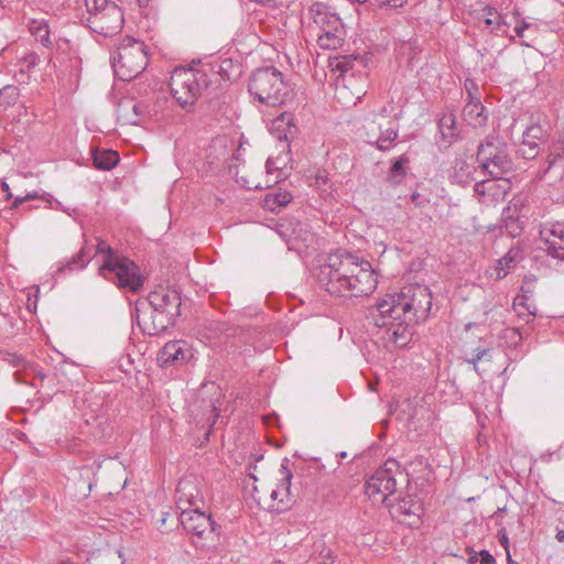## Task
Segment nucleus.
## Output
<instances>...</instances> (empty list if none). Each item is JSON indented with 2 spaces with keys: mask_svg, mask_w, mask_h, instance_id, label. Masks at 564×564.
Here are the masks:
<instances>
[{
  "mask_svg": "<svg viewBox=\"0 0 564 564\" xmlns=\"http://www.w3.org/2000/svg\"><path fill=\"white\" fill-rule=\"evenodd\" d=\"M529 26H530V24H529V23H527V22L522 21L520 24H517V25L514 26V33L517 34V36H519V37H523V36H524V31H525L527 29H529Z\"/></svg>",
  "mask_w": 564,
  "mask_h": 564,
  "instance_id": "4d7b16f0",
  "label": "nucleus"
},
{
  "mask_svg": "<svg viewBox=\"0 0 564 564\" xmlns=\"http://www.w3.org/2000/svg\"><path fill=\"white\" fill-rule=\"evenodd\" d=\"M357 61L356 56L352 55H343L339 57H336L334 62H332V65L334 68L341 74L347 73L348 70L352 69L354 63Z\"/></svg>",
  "mask_w": 564,
  "mask_h": 564,
  "instance_id": "4c0bfd02",
  "label": "nucleus"
},
{
  "mask_svg": "<svg viewBox=\"0 0 564 564\" xmlns=\"http://www.w3.org/2000/svg\"><path fill=\"white\" fill-rule=\"evenodd\" d=\"M236 175H237V183L247 189H262L264 187L270 186L269 183H265V185H262L260 182L250 181L248 177H246L243 175L239 176L238 173Z\"/></svg>",
  "mask_w": 564,
  "mask_h": 564,
  "instance_id": "37998d69",
  "label": "nucleus"
},
{
  "mask_svg": "<svg viewBox=\"0 0 564 564\" xmlns=\"http://www.w3.org/2000/svg\"><path fill=\"white\" fill-rule=\"evenodd\" d=\"M391 512L394 516H405L412 518L410 525L415 527L419 525L421 517L424 513V509L422 502L419 499L412 496H408L399 499L398 502L392 506Z\"/></svg>",
  "mask_w": 564,
  "mask_h": 564,
  "instance_id": "412c9836",
  "label": "nucleus"
},
{
  "mask_svg": "<svg viewBox=\"0 0 564 564\" xmlns=\"http://www.w3.org/2000/svg\"><path fill=\"white\" fill-rule=\"evenodd\" d=\"M308 11L315 24H324L325 20L335 14L329 12L328 8L322 2H314Z\"/></svg>",
  "mask_w": 564,
  "mask_h": 564,
  "instance_id": "c9c22d12",
  "label": "nucleus"
},
{
  "mask_svg": "<svg viewBox=\"0 0 564 564\" xmlns=\"http://www.w3.org/2000/svg\"><path fill=\"white\" fill-rule=\"evenodd\" d=\"M501 221L506 232L512 238L519 237L522 234L525 224L521 208L513 203L503 208Z\"/></svg>",
  "mask_w": 564,
  "mask_h": 564,
  "instance_id": "aec40b11",
  "label": "nucleus"
},
{
  "mask_svg": "<svg viewBox=\"0 0 564 564\" xmlns=\"http://www.w3.org/2000/svg\"><path fill=\"white\" fill-rule=\"evenodd\" d=\"M522 259L523 250L518 246L511 247L509 251L497 261V278L503 279L507 276L509 270L514 268Z\"/></svg>",
  "mask_w": 564,
  "mask_h": 564,
  "instance_id": "b1692460",
  "label": "nucleus"
},
{
  "mask_svg": "<svg viewBox=\"0 0 564 564\" xmlns=\"http://www.w3.org/2000/svg\"><path fill=\"white\" fill-rule=\"evenodd\" d=\"M149 65L147 45L134 37L126 36L118 46L115 72L122 80H131L142 74Z\"/></svg>",
  "mask_w": 564,
  "mask_h": 564,
  "instance_id": "9d476101",
  "label": "nucleus"
},
{
  "mask_svg": "<svg viewBox=\"0 0 564 564\" xmlns=\"http://www.w3.org/2000/svg\"><path fill=\"white\" fill-rule=\"evenodd\" d=\"M24 63L26 64V68L31 69L40 63V56L36 53L31 52L25 56Z\"/></svg>",
  "mask_w": 564,
  "mask_h": 564,
  "instance_id": "8fccbe9b",
  "label": "nucleus"
},
{
  "mask_svg": "<svg viewBox=\"0 0 564 564\" xmlns=\"http://www.w3.org/2000/svg\"><path fill=\"white\" fill-rule=\"evenodd\" d=\"M210 86V97H218L228 86L232 78L235 65L230 58L207 63L202 65Z\"/></svg>",
  "mask_w": 564,
  "mask_h": 564,
  "instance_id": "ddd939ff",
  "label": "nucleus"
},
{
  "mask_svg": "<svg viewBox=\"0 0 564 564\" xmlns=\"http://www.w3.org/2000/svg\"><path fill=\"white\" fill-rule=\"evenodd\" d=\"M1 188L6 193V200H10L13 197V195L10 192V186L6 181L1 182Z\"/></svg>",
  "mask_w": 564,
  "mask_h": 564,
  "instance_id": "680f3d73",
  "label": "nucleus"
},
{
  "mask_svg": "<svg viewBox=\"0 0 564 564\" xmlns=\"http://www.w3.org/2000/svg\"><path fill=\"white\" fill-rule=\"evenodd\" d=\"M293 196L290 192L283 191L270 193L264 198V207L273 213L291 203Z\"/></svg>",
  "mask_w": 564,
  "mask_h": 564,
  "instance_id": "2f4dec72",
  "label": "nucleus"
},
{
  "mask_svg": "<svg viewBox=\"0 0 564 564\" xmlns=\"http://www.w3.org/2000/svg\"><path fill=\"white\" fill-rule=\"evenodd\" d=\"M202 66L198 68H175L171 75L170 89L173 98L183 108L189 111L202 91L210 96V86Z\"/></svg>",
  "mask_w": 564,
  "mask_h": 564,
  "instance_id": "39448f33",
  "label": "nucleus"
},
{
  "mask_svg": "<svg viewBox=\"0 0 564 564\" xmlns=\"http://www.w3.org/2000/svg\"><path fill=\"white\" fill-rule=\"evenodd\" d=\"M488 117V111L480 99L468 100L463 108L464 120L474 128L486 126Z\"/></svg>",
  "mask_w": 564,
  "mask_h": 564,
  "instance_id": "4be33fe9",
  "label": "nucleus"
},
{
  "mask_svg": "<svg viewBox=\"0 0 564 564\" xmlns=\"http://www.w3.org/2000/svg\"><path fill=\"white\" fill-rule=\"evenodd\" d=\"M203 497L194 477H184L178 481L176 488V505L177 508L191 509V507L198 508L202 503Z\"/></svg>",
  "mask_w": 564,
  "mask_h": 564,
  "instance_id": "f3484780",
  "label": "nucleus"
},
{
  "mask_svg": "<svg viewBox=\"0 0 564 564\" xmlns=\"http://www.w3.org/2000/svg\"><path fill=\"white\" fill-rule=\"evenodd\" d=\"M36 197H37V194L35 192L28 193L26 195H24L25 202L30 200V199H33V198H36Z\"/></svg>",
  "mask_w": 564,
  "mask_h": 564,
  "instance_id": "774afa93",
  "label": "nucleus"
},
{
  "mask_svg": "<svg viewBox=\"0 0 564 564\" xmlns=\"http://www.w3.org/2000/svg\"><path fill=\"white\" fill-rule=\"evenodd\" d=\"M411 202L419 208L425 207L430 203V198L421 193L414 192L411 195Z\"/></svg>",
  "mask_w": 564,
  "mask_h": 564,
  "instance_id": "de8ad7c7",
  "label": "nucleus"
},
{
  "mask_svg": "<svg viewBox=\"0 0 564 564\" xmlns=\"http://www.w3.org/2000/svg\"><path fill=\"white\" fill-rule=\"evenodd\" d=\"M200 395L204 411L199 420L214 425L220 413L221 390L214 382L204 384L202 387Z\"/></svg>",
  "mask_w": 564,
  "mask_h": 564,
  "instance_id": "dca6fc26",
  "label": "nucleus"
},
{
  "mask_svg": "<svg viewBox=\"0 0 564 564\" xmlns=\"http://www.w3.org/2000/svg\"><path fill=\"white\" fill-rule=\"evenodd\" d=\"M525 132H527L528 138L534 139V140L539 141L540 143H542L544 141L545 131L539 124H533V126L528 127L525 129Z\"/></svg>",
  "mask_w": 564,
  "mask_h": 564,
  "instance_id": "c03bdc74",
  "label": "nucleus"
},
{
  "mask_svg": "<svg viewBox=\"0 0 564 564\" xmlns=\"http://www.w3.org/2000/svg\"><path fill=\"white\" fill-rule=\"evenodd\" d=\"M563 152H564V137L561 140H557V142L553 143L552 148L550 149V154L547 156V162H549L547 170L555 163L557 158H561Z\"/></svg>",
  "mask_w": 564,
  "mask_h": 564,
  "instance_id": "58836bf2",
  "label": "nucleus"
},
{
  "mask_svg": "<svg viewBox=\"0 0 564 564\" xmlns=\"http://www.w3.org/2000/svg\"><path fill=\"white\" fill-rule=\"evenodd\" d=\"M280 474L282 475L281 484H284V489L288 490V487H291V480L293 478V474L289 468V458H283Z\"/></svg>",
  "mask_w": 564,
  "mask_h": 564,
  "instance_id": "a19ab883",
  "label": "nucleus"
},
{
  "mask_svg": "<svg viewBox=\"0 0 564 564\" xmlns=\"http://www.w3.org/2000/svg\"><path fill=\"white\" fill-rule=\"evenodd\" d=\"M388 8L390 9H397L402 8L406 4V0H388Z\"/></svg>",
  "mask_w": 564,
  "mask_h": 564,
  "instance_id": "052dcab7",
  "label": "nucleus"
},
{
  "mask_svg": "<svg viewBox=\"0 0 564 564\" xmlns=\"http://www.w3.org/2000/svg\"><path fill=\"white\" fill-rule=\"evenodd\" d=\"M48 65L62 68L63 73L77 72L80 67L78 46L66 37H57L48 48Z\"/></svg>",
  "mask_w": 564,
  "mask_h": 564,
  "instance_id": "f8f14e48",
  "label": "nucleus"
},
{
  "mask_svg": "<svg viewBox=\"0 0 564 564\" xmlns=\"http://www.w3.org/2000/svg\"><path fill=\"white\" fill-rule=\"evenodd\" d=\"M319 554L322 557L330 560V563H334L335 556L333 554V551L329 547H326L325 545H323V549L321 550Z\"/></svg>",
  "mask_w": 564,
  "mask_h": 564,
  "instance_id": "bf43d9fd",
  "label": "nucleus"
},
{
  "mask_svg": "<svg viewBox=\"0 0 564 564\" xmlns=\"http://www.w3.org/2000/svg\"><path fill=\"white\" fill-rule=\"evenodd\" d=\"M19 97V89L15 86L8 85L0 89V98L7 100L8 105H12Z\"/></svg>",
  "mask_w": 564,
  "mask_h": 564,
  "instance_id": "ea45409f",
  "label": "nucleus"
},
{
  "mask_svg": "<svg viewBox=\"0 0 564 564\" xmlns=\"http://www.w3.org/2000/svg\"><path fill=\"white\" fill-rule=\"evenodd\" d=\"M270 133L280 141L293 139L297 132L292 112L284 111L275 117L269 127Z\"/></svg>",
  "mask_w": 564,
  "mask_h": 564,
  "instance_id": "6ab92c4d",
  "label": "nucleus"
},
{
  "mask_svg": "<svg viewBox=\"0 0 564 564\" xmlns=\"http://www.w3.org/2000/svg\"><path fill=\"white\" fill-rule=\"evenodd\" d=\"M432 305L427 285L409 284L380 299L369 308L367 321L378 328L386 347L403 348L412 339L415 325L429 318Z\"/></svg>",
  "mask_w": 564,
  "mask_h": 564,
  "instance_id": "f257e3e1",
  "label": "nucleus"
},
{
  "mask_svg": "<svg viewBox=\"0 0 564 564\" xmlns=\"http://www.w3.org/2000/svg\"><path fill=\"white\" fill-rule=\"evenodd\" d=\"M318 284L336 296H368L378 284V276L371 263L346 250L329 253L317 268Z\"/></svg>",
  "mask_w": 564,
  "mask_h": 564,
  "instance_id": "f03ea898",
  "label": "nucleus"
},
{
  "mask_svg": "<svg viewBox=\"0 0 564 564\" xmlns=\"http://www.w3.org/2000/svg\"><path fill=\"white\" fill-rule=\"evenodd\" d=\"M541 237L546 246V254L558 260L561 270L564 271V221L545 226L541 230Z\"/></svg>",
  "mask_w": 564,
  "mask_h": 564,
  "instance_id": "2eb2a0df",
  "label": "nucleus"
},
{
  "mask_svg": "<svg viewBox=\"0 0 564 564\" xmlns=\"http://www.w3.org/2000/svg\"><path fill=\"white\" fill-rule=\"evenodd\" d=\"M265 170H267V173L268 174H272L274 171H278L279 172V175L276 177L280 176V167H278L275 165V161L274 159L272 158H268L267 162H265Z\"/></svg>",
  "mask_w": 564,
  "mask_h": 564,
  "instance_id": "5fc2aeb1",
  "label": "nucleus"
},
{
  "mask_svg": "<svg viewBox=\"0 0 564 564\" xmlns=\"http://www.w3.org/2000/svg\"><path fill=\"white\" fill-rule=\"evenodd\" d=\"M97 252L105 253L106 258L104 261H109L113 258H120L121 256L117 253L106 241L99 240L97 243Z\"/></svg>",
  "mask_w": 564,
  "mask_h": 564,
  "instance_id": "79ce46f5",
  "label": "nucleus"
},
{
  "mask_svg": "<svg viewBox=\"0 0 564 564\" xmlns=\"http://www.w3.org/2000/svg\"><path fill=\"white\" fill-rule=\"evenodd\" d=\"M87 8V23L91 31L104 35L118 34L124 24L121 8L109 0H85Z\"/></svg>",
  "mask_w": 564,
  "mask_h": 564,
  "instance_id": "0eeeda50",
  "label": "nucleus"
},
{
  "mask_svg": "<svg viewBox=\"0 0 564 564\" xmlns=\"http://www.w3.org/2000/svg\"><path fill=\"white\" fill-rule=\"evenodd\" d=\"M99 274L120 290L132 293L140 292L145 281L140 267L124 256L104 261L99 267Z\"/></svg>",
  "mask_w": 564,
  "mask_h": 564,
  "instance_id": "1a4fd4ad",
  "label": "nucleus"
},
{
  "mask_svg": "<svg viewBox=\"0 0 564 564\" xmlns=\"http://www.w3.org/2000/svg\"><path fill=\"white\" fill-rule=\"evenodd\" d=\"M536 278L533 274L525 275L520 292L517 294L520 297H528L529 301H534Z\"/></svg>",
  "mask_w": 564,
  "mask_h": 564,
  "instance_id": "e433bc0d",
  "label": "nucleus"
},
{
  "mask_svg": "<svg viewBox=\"0 0 564 564\" xmlns=\"http://www.w3.org/2000/svg\"><path fill=\"white\" fill-rule=\"evenodd\" d=\"M477 162L486 173L497 180L513 170L507 143L497 134H489L479 143Z\"/></svg>",
  "mask_w": 564,
  "mask_h": 564,
  "instance_id": "6e6552de",
  "label": "nucleus"
},
{
  "mask_svg": "<svg viewBox=\"0 0 564 564\" xmlns=\"http://www.w3.org/2000/svg\"><path fill=\"white\" fill-rule=\"evenodd\" d=\"M29 31L35 37V41L39 42L46 50L53 47V42L51 40V31L48 28V23L44 19H33L29 22Z\"/></svg>",
  "mask_w": 564,
  "mask_h": 564,
  "instance_id": "a878e982",
  "label": "nucleus"
},
{
  "mask_svg": "<svg viewBox=\"0 0 564 564\" xmlns=\"http://www.w3.org/2000/svg\"><path fill=\"white\" fill-rule=\"evenodd\" d=\"M490 182L488 181H480V182H476L475 185H474V191L475 193L479 194V195H485L486 193V189H487V185L489 184Z\"/></svg>",
  "mask_w": 564,
  "mask_h": 564,
  "instance_id": "6e6d98bb",
  "label": "nucleus"
},
{
  "mask_svg": "<svg viewBox=\"0 0 564 564\" xmlns=\"http://www.w3.org/2000/svg\"><path fill=\"white\" fill-rule=\"evenodd\" d=\"M442 137L451 143L457 135L456 117L454 113H445L438 121Z\"/></svg>",
  "mask_w": 564,
  "mask_h": 564,
  "instance_id": "473e14b6",
  "label": "nucleus"
},
{
  "mask_svg": "<svg viewBox=\"0 0 564 564\" xmlns=\"http://www.w3.org/2000/svg\"><path fill=\"white\" fill-rule=\"evenodd\" d=\"M387 1L388 0H375L373 2H371V6H375L376 8H379V9H384V8H388Z\"/></svg>",
  "mask_w": 564,
  "mask_h": 564,
  "instance_id": "0e129e2a",
  "label": "nucleus"
},
{
  "mask_svg": "<svg viewBox=\"0 0 564 564\" xmlns=\"http://www.w3.org/2000/svg\"><path fill=\"white\" fill-rule=\"evenodd\" d=\"M555 538L558 542L563 543L564 542V530L558 529Z\"/></svg>",
  "mask_w": 564,
  "mask_h": 564,
  "instance_id": "338daca9",
  "label": "nucleus"
},
{
  "mask_svg": "<svg viewBox=\"0 0 564 564\" xmlns=\"http://www.w3.org/2000/svg\"><path fill=\"white\" fill-rule=\"evenodd\" d=\"M89 263V253L86 250V247H83L76 254H74L70 259L63 260L58 262L57 269L55 271V276H61L63 274L82 270Z\"/></svg>",
  "mask_w": 564,
  "mask_h": 564,
  "instance_id": "5701e85b",
  "label": "nucleus"
},
{
  "mask_svg": "<svg viewBox=\"0 0 564 564\" xmlns=\"http://www.w3.org/2000/svg\"><path fill=\"white\" fill-rule=\"evenodd\" d=\"M409 162L410 159L406 154L395 159L387 173V182L392 186L401 184L406 176V165Z\"/></svg>",
  "mask_w": 564,
  "mask_h": 564,
  "instance_id": "cd10ccee",
  "label": "nucleus"
},
{
  "mask_svg": "<svg viewBox=\"0 0 564 564\" xmlns=\"http://www.w3.org/2000/svg\"><path fill=\"white\" fill-rule=\"evenodd\" d=\"M513 310L517 316L527 324L531 323L538 313L534 301H529L528 297H520L518 295L513 299Z\"/></svg>",
  "mask_w": 564,
  "mask_h": 564,
  "instance_id": "c85d7f7f",
  "label": "nucleus"
},
{
  "mask_svg": "<svg viewBox=\"0 0 564 564\" xmlns=\"http://www.w3.org/2000/svg\"><path fill=\"white\" fill-rule=\"evenodd\" d=\"M491 351H492L491 348L479 345L473 350L470 357H467L465 359V361L467 364L473 365L474 370L476 372H478V370H479L478 362L481 360H488V361L491 360L492 359Z\"/></svg>",
  "mask_w": 564,
  "mask_h": 564,
  "instance_id": "72a5a7b5",
  "label": "nucleus"
},
{
  "mask_svg": "<svg viewBox=\"0 0 564 564\" xmlns=\"http://www.w3.org/2000/svg\"><path fill=\"white\" fill-rule=\"evenodd\" d=\"M25 202L24 196H15L12 202V208H17Z\"/></svg>",
  "mask_w": 564,
  "mask_h": 564,
  "instance_id": "e2e57ef3",
  "label": "nucleus"
},
{
  "mask_svg": "<svg viewBox=\"0 0 564 564\" xmlns=\"http://www.w3.org/2000/svg\"><path fill=\"white\" fill-rule=\"evenodd\" d=\"M178 520L196 547L209 550L218 544L220 525L210 514L200 512L198 508L182 509Z\"/></svg>",
  "mask_w": 564,
  "mask_h": 564,
  "instance_id": "423d86ee",
  "label": "nucleus"
},
{
  "mask_svg": "<svg viewBox=\"0 0 564 564\" xmlns=\"http://www.w3.org/2000/svg\"><path fill=\"white\" fill-rule=\"evenodd\" d=\"M498 540H499V543L500 545L506 550L507 554H509V538H508V534H507V530L505 527H501L499 530H498Z\"/></svg>",
  "mask_w": 564,
  "mask_h": 564,
  "instance_id": "09e8293b",
  "label": "nucleus"
},
{
  "mask_svg": "<svg viewBox=\"0 0 564 564\" xmlns=\"http://www.w3.org/2000/svg\"><path fill=\"white\" fill-rule=\"evenodd\" d=\"M9 357L7 358L8 362L11 364L13 367H20L23 366L25 360L22 355L17 354H9Z\"/></svg>",
  "mask_w": 564,
  "mask_h": 564,
  "instance_id": "3c124183",
  "label": "nucleus"
},
{
  "mask_svg": "<svg viewBox=\"0 0 564 564\" xmlns=\"http://www.w3.org/2000/svg\"><path fill=\"white\" fill-rule=\"evenodd\" d=\"M181 293L175 289L150 292L145 300H138L131 310L132 319L150 336L164 333L175 325L181 315Z\"/></svg>",
  "mask_w": 564,
  "mask_h": 564,
  "instance_id": "7ed1b4c3",
  "label": "nucleus"
},
{
  "mask_svg": "<svg viewBox=\"0 0 564 564\" xmlns=\"http://www.w3.org/2000/svg\"><path fill=\"white\" fill-rule=\"evenodd\" d=\"M131 108L134 112V116L139 118L143 113L145 106L142 102H134L131 105Z\"/></svg>",
  "mask_w": 564,
  "mask_h": 564,
  "instance_id": "13d9d810",
  "label": "nucleus"
},
{
  "mask_svg": "<svg viewBox=\"0 0 564 564\" xmlns=\"http://www.w3.org/2000/svg\"><path fill=\"white\" fill-rule=\"evenodd\" d=\"M400 465L394 459H388L383 467L378 468L366 481L365 492L369 498L381 497L384 502L389 496L397 492V476L409 482L408 475L399 470Z\"/></svg>",
  "mask_w": 564,
  "mask_h": 564,
  "instance_id": "9b49d317",
  "label": "nucleus"
},
{
  "mask_svg": "<svg viewBox=\"0 0 564 564\" xmlns=\"http://www.w3.org/2000/svg\"><path fill=\"white\" fill-rule=\"evenodd\" d=\"M481 17L485 18V24L491 30H498L501 24V17L497 9L490 4H486L480 10Z\"/></svg>",
  "mask_w": 564,
  "mask_h": 564,
  "instance_id": "f704fd0d",
  "label": "nucleus"
},
{
  "mask_svg": "<svg viewBox=\"0 0 564 564\" xmlns=\"http://www.w3.org/2000/svg\"><path fill=\"white\" fill-rule=\"evenodd\" d=\"M453 169V177L456 178L458 183H467L470 180H474V173L476 169L473 164H469L465 159L457 158L454 162Z\"/></svg>",
  "mask_w": 564,
  "mask_h": 564,
  "instance_id": "7c9ffc66",
  "label": "nucleus"
},
{
  "mask_svg": "<svg viewBox=\"0 0 564 564\" xmlns=\"http://www.w3.org/2000/svg\"><path fill=\"white\" fill-rule=\"evenodd\" d=\"M521 145L530 147V148L534 147L535 149H539L540 142L534 140V139L528 138L527 137V132L524 131L523 135H522V143H521Z\"/></svg>",
  "mask_w": 564,
  "mask_h": 564,
  "instance_id": "864d4df0",
  "label": "nucleus"
},
{
  "mask_svg": "<svg viewBox=\"0 0 564 564\" xmlns=\"http://www.w3.org/2000/svg\"><path fill=\"white\" fill-rule=\"evenodd\" d=\"M119 154L113 150L107 149L93 151V162L97 170L110 171L119 163Z\"/></svg>",
  "mask_w": 564,
  "mask_h": 564,
  "instance_id": "bb28decb",
  "label": "nucleus"
},
{
  "mask_svg": "<svg viewBox=\"0 0 564 564\" xmlns=\"http://www.w3.org/2000/svg\"><path fill=\"white\" fill-rule=\"evenodd\" d=\"M479 553L470 549V556L468 557V564H475L478 561Z\"/></svg>",
  "mask_w": 564,
  "mask_h": 564,
  "instance_id": "69168bd1",
  "label": "nucleus"
},
{
  "mask_svg": "<svg viewBox=\"0 0 564 564\" xmlns=\"http://www.w3.org/2000/svg\"><path fill=\"white\" fill-rule=\"evenodd\" d=\"M192 352L186 341L171 340L166 343L158 355V362L161 367H170L185 362Z\"/></svg>",
  "mask_w": 564,
  "mask_h": 564,
  "instance_id": "a211bd4d",
  "label": "nucleus"
},
{
  "mask_svg": "<svg viewBox=\"0 0 564 564\" xmlns=\"http://www.w3.org/2000/svg\"><path fill=\"white\" fill-rule=\"evenodd\" d=\"M465 89L468 95V100H479V98L477 97L478 86L474 80L466 79L465 80Z\"/></svg>",
  "mask_w": 564,
  "mask_h": 564,
  "instance_id": "a18cd8bd",
  "label": "nucleus"
},
{
  "mask_svg": "<svg viewBox=\"0 0 564 564\" xmlns=\"http://www.w3.org/2000/svg\"><path fill=\"white\" fill-rule=\"evenodd\" d=\"M319 29L317 43L324 50H337L346 37V30L337 14L325 20L324 24H316Z\"/></svg>",
  "mask_w": 564,
  "mask_h": 564,
  "instance_id": "4468645a",
  "label": "nucleus"
},
{
  "mask_svg": "<svg viewBox=\"0 0 564 564\" xmlns=\"http://www.w3.org/2000/svg\"><path fill=\"white\" fill-rule=\"evenodd\" d=\"M291 487H288V490L284 489V484H278L276 488L271 490L270 499L271 503L268 506V509L272 512H284L286 511L292 502L290 497Z\"/></svg>",
  "mask_w": 564,
  "mask_h": 564,
  "instance_id": "393cba45",
  "label": "nucleus"
},
{
  "mask_svg": "<svg viewBox=\"0 0 564 564\" xmlns=\"http://www.w3.org/2000/svg\"><path fill=\"white\" fill-rule=\"evenodd\" d=\"M248 91L259 102L275 107L290 98L292 88L281 70L274 66H264L251 73Z\"/></svg>",
  "mask_w": 564,
  "mask_h": 564,
  "instance_id": "20e7f679",
  "label": "nucleus"
},
{
  "mask_svg": "<svg viewBox=\"0 0 564 564\" xmlns=\"http://www.w3.org/2000/svg\"><path fill=\"white\" fill-rule=\"evenodd\" d=\"M518 154L525 160H532L539 154V149L520 145Z\"/></svg>",
  "mask_w": 564,
  "mask_h": 564,
  "instance_id": "49530a36",
  "label": "nucleus"
},
{
  "mask_svg": "<svg viewBox=\"0 0 564 564\" xmlns=\"http://www.w3.org/2000/svg\"><path fill=\"white\" fill-rule=\"evenodd\" d=\"M399 135L398 127L390 126L384 130H380V135L375 141L369 140L368 143L377 150L387 152L394 148V141Z\"/></svg>",
  "mask_w": 564,
  "mask_h": 564,
  "instance_id": "c756f323",
  "label": "nucleus"
},
{
  "mask_svg": "<svg viewBox=\"0 0 564 564\" xmlns=\"http://www.w3.org/2000/svg\"><path fill=\"white\" fill-rule=\"evenodd\" d=\"M480 564H496L495 557L487 550H481L479 552Z\"/></svg>",
  "mask_w": 564,
  "mask_h": 564,
  "instance_id": "603ef678",
  "label": "nucleus"
}]
</instances>
